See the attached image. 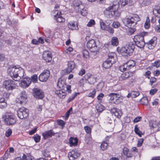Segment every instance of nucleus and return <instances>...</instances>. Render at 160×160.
<instances>
[{
  "instance_id": "obj_36",
  "label": "nucleus",
  "mask_w": 160,
  "mask_h": 160,
  "mask_svg": "<svg viewBox=\"0 0 160 160\" xmlns=\"http://www.w3.org/2000/svg\"><path fill=\"white\" fill-rule=\"evenodd\" d=\"M79 94V92H75L74 94H72V95L68 98L67 101V102L68 103H69L70 102L75 98L78 94Z\"/></svg>"
},
{
  "instance_id": "obj_54",
  "label": "nucleus",
  "mask_w": 160,
  "mask_h": 160,
  "mask_svg": "<svg viewBox=\"0 0 160 160\" xmlns=\"http://www.w3.org/2000/svg\"><path fill=\"white\" fill-rule=\"evenodd\" d=\"M12 132V130L9 128L8 129L6 132L5 136L7 137H9L11 134Z\"/></svg>"
},
{
  "instance_id": "obj_2",
  "label": "nucleus",
  "mask_w": 160,
  "mask_h": 160,
  "mask_svg": "<svg viewBox=\"0 0 160 160\" xmlns=\"http://www.w3.org/2000/svg\"><path fill=\"white\" fill-rule=\"evenodd\" d=\"M133 0H120L119 2L116 1L114 2L112 6L106 8V10L109 11V15L111 17L117 16L116 13L117 12L120 5L124 6L127 4L130 5L132 2Z\"/></svg>"
},
{
  "instance_id": "obj_42",
  "label": "nucleus",
  "mask_w": 160,
  "mask_h": 160,
  "mask_svg": "<svg viewBox=\"0 0 160 160\" xmlns=\"http://www.w3.org/2000/svg\"><path fill=\"white\" fill-rule=\"evenodd\" d=\"M83 57L84 58H87L89 57V53L88 51L86 49L83 50Z\"/></svg>"
},
{
  "instance_id": "obj_21",
  "label": "nucleus",
  "mask_w": 160,
  "mask_h": 160,
  "mask_svg": "<svg viewBox=\"0 0 160 160\" xmlns=\"http://www.w3.org/2000/svg\"><path fill=\"white\" fill-rule=\"evenodd\" d=\"M55 92L57 96L61 98H64L66 95L65 90L61 89L57 90L55 91Z\"/></svg>"
},
{
  "instance_id": "obj_37",
  "label": "nucleus",
  "mask_w": 160,
  "mask_h": 160,
  "mask_svg": "<svg viewBox=\"0 0 160 160\" xmlns=\"http://www.w3.org/2000/svg\"><path fill=\"white\" fill-rule=\"evenodd\" d=\"M140 103L141 104L147 105H148V98L147 97H143L140 100Z\"/></svg>"
},
{
  "instance_id": "obj_23",
  "label": "nucleus",
  "mask_w": 160,
  "mask_h": 160,
  "mask_svg": "<svg viewBox=\"0 0 160 160\" xmlns=\"http://www.w3.org/2000/svg\"><path fill=\"white\" fill-rule=\"evenodd\" d=\"M132 76V74L131 72H126L122 73L119 78V80L122 81L126 80L128 78L131 77Z\"/></svg>"
},
{
  "instance_id": "obj_55",
  "label": "nucleus",
  "mask_w": 160,
  "mask_h": 160,
  "mask_svg": "<svg viewBox=\"0 0 160 160\" xmlns=\"http://www.w3.org/2000/svg\"><path fill=\"white\" fill-rule=\"evenodd\" d=\"M129 29H128V31L129 32V34L130 35L133 34L135 31H136V29L134 27H128Z\"/></svg>"
},
{
  "instance_id": "obj_51",
  "label": "nucleus",
  "mask_w": 160,
  "mask_h": 160,
  "mask_svg": "<svg viewBox=\"0 0 160 160\" xmlns=\"http://www.w3.org/2000/svg\"><path fill=\"white\" fill-rule=\"evenodd\" d=\"M84 129L86 132L89 135H91V129L88 126H85L84 127Z\"/></svg>"
},
{
  "instance_id": "obj_32",
  "label": "nucleus",
  "mask_w": 160,
  "mask_h": 160,
  "mask_svg": "<svg viewBox=\"0 0 160 160\" xmlns=\"http://www.w3.org/2000/svg\"><path fill=\"white\" fill-rule=\"evenodd\" d=\"M134 42V44L135 46L136 45L137 47L140 48H143L145 44L144 40L141 41Z\"/></svg>"
},
{
  "instance_id": "obj_61",
  "label": "nucleus",
  "mask_w": 160,
  "mask_h": 160,
  "mask_svg": "<svg viewBox=\"0 0 160 160\" xmlns=\"http://www.w3.org/2000/svg\"><path fill=\"white\" fill-rule=\"evenodd\" d=\"M143 142V138L140 139L138 142L137 144V146L138 147H140L142 146Z\"/></svg>"
},
{
  "instance_id": "obj_30",
  "label": "nucleus",
  "mask_w": 160,
  "mask_h": 160,
  "mask_svg": "<svg viewBox=\"0 0 160 160\" xmlns=\"http://www.w3.org/2000/svg\"><path fill=\"white\" fill-rule=\"evenodd\" d=\"M114 63V62H112L110 60L107 59L103 62V66L105 68H108L110 67L112 64Z\"/></svg>"
},
{
  "instance_id": "obj_26",
  "label": "nucleus",
  "mask_w": 160,
  "mask_h": 160,
  "mask_svg": "<svg viewBox=\"0 0 160 160\" xmlns=\"http://www.w3.org/2000/svg\"><path fill=\"white\" fill-rule=\"evenodd\" d=\"M100 23L101 29L104 30L107 29L108 27L109 26V23H108L106 21H104L102 19L100 20Z\"/></svg>"
},
{
  "instance_id": "obj_64",
  "label": "nucleus",
  "mask_w": 160,
  "mask_h": 160,
  "mask_svg": "<svg viewBox=\"0 0 160 160\" xmlns=\"http://www.w3.org/2000/svg\"><path fill=\"white\" fill-rule=\"evenodd\" d=\"M37 131V128H35L31 131H29V133L30 135H32L34 134Z\"/></svg>"
},
{
  "instance_id": "obj_48",
  "label": "nucleus",
  "mask_w": 160,
  "mask_h": 160,
  "mask_svg": "<svg viewBox=\"0 0 160 160\" xmlns=\"http://www.w3.org/2000/svg\"><path fill=\"white\" fill-rule=\"evenodd\" d=\"M33 138L34 139L35 142L36 143H37L40 141L41 139V137L40 136L37 134L33 137Z\"/></svg>"
},
{
  "instance_id": "obj_59",
  "label": "nucleus",
  "mask_w": 160,
  "mask_h": 160,
  "mask_svg": "<svg viewBox=\"0 0 160 160\" xmlns=\"http://www.w3.org/2000/svg\"><path fill=\"white\" fill-rule=\"evenodd\" d=\"M154 29L157 32H160V24L156 25L155 26Z\"/></svg>"
},
{
  "instance_id": "obj_40",
  "label": "nucleus",
  "mask_w": 160,
  "mask_h": 160,
  "mask_svg": "<svg viewBox=\"0 0 160 160\" xmlns=\"http://www.w3.org/2000/svg\"><path fill=\"white\" fill-rule=\"evenodd\" d=\"M57 124L61 127L62 129H63L65 127V122L62 120L61 119L58 120L57 121Z\"/></svg>"
},
{
  "instance_id": "obj_57",
  "label": "nucleus",
  "mask_w": 160,
  "mask_h": 160,
  "mask_svg": "<svg viewBox=\"0 0 160 160\" xmlns=\"http://www.w3.org/2000/svg\"><path fill=\"white\" fill-rule=\"evenodd\" d=\"M86 72L85 70L83 68H82L79 71L78 75L80 76H82L83 75L85 74Z\"/></svg>"
},
{
  "instance_id": "obj_41",
  "label": "nucleus",
  "mask_w": 160,
  "mask_h": 160,
  "mask_svg": "<svg viewBox=\"0 0 160 160\" xmlns=\"http://www.w3.org/2000/svg\"><path fill=\"white\" fill-rule=\"evenodd\" d=\"M97 111L99 112H101L104 109V107L101 104L97 105L96 107Z\"/></svg>"
},
{
  "instance_id": "obj_45",
  "label": "nucleus",
  "mask_w": 160,
  "mask_h": 160,
  "mask_svg": "<svg viewBox=\"0 0 160 160\" xmlns=\"http://www.w3.org/2000/svg\"><path fill=\"white\" fill-rule=\"evenodd\" d=\"M108 146V143L107 142H102L101 145V149L104 151L105 150L107 149Z\"/></svg>"
},
{
  "instance_id": "obj_11",
  "label": "nucleus",
  "mask_w": 160,
  "mask_h": 160,
  "mask_svg": "<svg viewBox=\"0 0 160 160\" xmlns=\"http://www.w3.org/2000/svg\"><path fill=\"white\" fill-rule=\"evenodd\" d=\"M80 154L78 149L75 148L69 152L68 158L69 160H75L79 157Z\"/></svg>"
},
{
  "instance_id": "obj_5",
  "label": "nucleus",
  "mask_w": 160,
  "mask_h": 160,
  "mask_svg": "<svg viewBox=\"0 0 160 160\" xmlns=\"http://www.w3.org/2000/svg\"><path fill=\"white\" fill-rule=\"evenodd\" d=\"M74 8L77 12H79L81 15L85 16L87 14L86 9L80 0H75L73 3Z\"/></svg>"
},
{
  "instance_id": "obj_44",
  "label": "nucleus",
  "mask_w": 160,
  "mask_h": 160,
  "mask_svg": "<svg viewBox=\"0 0 160 160\" xmlns=\"http://www.w3.org/2000/svg\"><path fill=\"white\" fill-rule=\"evenodd\" d=\"M96 92V90L95 89H94L92 92L88 93V96L92 98H94L95 96Z\"/></svg>"
},
{
  "instance_id": "obj_16",
  "label": "nucleus",
  "mask_w": 160,
  "mask_h": 160,
  "mask_svg": "<svg viewBox=\"0 0 160 160\" xmlns=\"http://www.w3.org/2000/svg\"><path fill=\"white\" fill-rule=\"evenodd\" d=\"M148 34V33L145 32H142L139 34L135 35L133 38L134 42L141 41L144 40V37Z\"/></svg>"
},
{
  "instance_id": "obj_1",
  "label": "nucleus",
  "mask_w": 160,
  "mask_h": 160,
  "mask_svg": "<svg viewBox=\"0 0 160 160\" xmlns=\"http://www.w3.org/2000/svg\"><path fill=\"white\" fill-rule=\"evenodd\" d=\"M8 74L15 81H18L22 78L20 86L22 88H28L31 83L30 78L27 77L23 78L24 71V69L19 65H11L7 69Z\"/></svg>"
},
{
  "instance_id": "obj_25",
  "label": "nucleus",
  "mask_w": 160,
  "mask_h": 160,
  "mask_svg": "<svg viewBox=\"0 0 160 160\" xmlns=\"http://www.w3.org/2000/svg\"><path fill=\"white\" fill-rule=\"evenodd\" d=\"M108 58L107 59L110 60L112 62L115 63L117 60L116 55L114 52H110L108 54Z\"/></svg>"
},
{
  "instance_id": "obj_8",
  "label": "nucleus",
  "mask_w": 160,
  "mask_h": 160,
  "mask_svg": "<svg viewBox=\"0 0 160 160\" xmlns=\"http://www.w3.org/2000/svg\"><path fill=\"white\" fill-rule=\"evenodd\" d=\"M5 123L9 125L14 124L16 122L14 116L12 113H6L5 115Z\"/></svg>"
},
{
  "instance_id": "obj_34",
  "label": "nucleus",
  "mask_w": 160,
  "mask_h": 160,
  "mask_svg": "<svg viewBox=\"0 0 160 160\" xmlns=\"http://www.w3.org/2000/svg\"><path fill=\"white\" fill-rule=\"evenodd\" d=\"M7 106L6 102L5 101V99L3 98L0 97V108H3Z\"/></svg>"
},
{
  "instance_id": "obj_27",
  "label": "nucleus",
  "mask_w": 160,
  "mask_h": 160,
  "mask_svg": "<svg viewBox=\"0 0 160 160\" xmlns=\"http://www.w3.org/2000/svg\"><path fill=\"white\" fill-rule=\"evenodd\" d=\"M85 77L88 79V81L90 84H94L96 82V78L93 76H90L89 74H86Z\"/></svg>"
},
{
  "instance_id": "obj_9",
  "label": "nucleus",
  "mask_w": 160,
  "mask_h": 160,
  "mask_svg": "<svg viewBox=\"0 0 160 160\" xmlns=\"http://www.w3.org/2000/svg\"><path fill=\"white\" fill-rule=\"evenodd\" d=\"M87 46L91 52H95L99 51L98 48L93 39L89 40L87 43Z\"/></svg>"
},
{
  "instance_id": "obj_43",
  "label": "nucleus",
  "mask_w": 160,
  "mask_h": 160,
  "mask_svg": "<svg viewBox=\"0 0 160 160\" xmlns=\"http://www.w3.org/2000/svg\"><path fill=\"white\" fill-rule=\"evenodd\" d=\"M127 68V67L125 63H124L119 67V70L122 72H123L126 70H128Z\"/></svg>"
},
{
  "instance_id": "obj_46",
  "label": "nucleus",
  "mask_w": 160,
  "mask_h": 160,
  "mask_svg": "<svg viewBox=\"0 0 160 160\" xmlns=\"http://www.w3.org/2000/svg\"><path fill=\"white\" fill-rule=\"evenodd\" d=\"M72 107H71L66 112L65 116V120H67L69 116L70 115L71 112H72Z\"/></svg>"
},
{
  "instance_id": "obj_35",
  "label": "nucleus",
  "mask_w": 160,
  "mask_h": 160,
  "mask_svg": "<svg viewBox=\"0 0 160 160\" xmlns=\"http://www.w3.org/2000/svg\"><path fill=\"white\" fill-rule=\"evenodd\" d=\"M111 43L113 46H117L118 44V38L115 37H113L111 39Z\"/></svg>"
},
{
  "instance_id": "obj_47",
  "label": "nucleus",
  "mask_w": 160,
  "mask_h": 160,
  "mask_svg": "<svg viewBox=\"0 0 160 160\" xmlns=\"http://www.w3.org/2000/svg\"><path fill=\"white\" fill-rule=\"evenodd\" d=\"M153 13L155 16L158 18L160 17V9L155 8L153 10Z\"/></svg>"
},
{
  "instance_id": "obj_7",
  "label": "nucleus",
  "mask_w": 160,
  "mask_h": 160,
  "mask_svg": "<svg viewBox=\"0 0 160 160\" xmlns=\"http://www.w3.org/2000/svg\"><path fill=\"white\" fill-rule=\"evenodd\" d=\"M18 117L21 119H25L29 115L28 110L24 107L20 108L17 111Z\"/></svg>"
},
{
  "instance_id": "obj_29",
  "label": "nucleus",
  "mask_w": 160,
  "mask_h": 160,
  "mask_svg": "<svg viewBox=\"0 0 160 160\" xmlns=\"http://www.w3.org/2000/svg\"><path fill=\"white\" fill-rule=\"evenodd\" d=\"M68 27L69 29L73 30L76 29L78 28L76 23L73 21L70 22L68 23Z\"/></svg>"
},
{
  "instance_id": "obj_10",
  "label": "nucleus",
  "mask_w": 160,
  "mask_h": 160,
  "mask_svg": "<svg viewBox=\"0 0 160 160\" xmlns=\"http://www.w3.org/2000/svg\"><path fill=\"white\" fill-rule=\"evenodd\" d=\"M3 87L8 90H12L15 88V84L13 80L8 79L3 82Z\"/></svg>"
},
{
  "instance_id": "obj_13",
  "label": "nucleus",
  "mask_w": 160,
  "mask_h": 160,
  "mask_svg": "<svg viewBox=\"0 0 160 160\" xmlns=\"http://www.w3.org/2000/svg\"><path fill=\"white\" fill-rule=\"evenodd\" d=\"M33 95L37 99H42L44 97L43 92L40 89L35 88L33 89Z\"/></svg>"
},
{
  "instance_id": "obj_58",
  "label": "nucleus",
  "mask_w": 160,
  "mask_h": 160,
  "mask_svg": "<svg viewBox=\"0 0 160 160\" xmlns=\"http://www.w3.org/2000/svg\"><path fill=\"white\" fill-rule=\"evenodd\" d=\"M120 25V24L118 22H114L112 24V26L115 28H118Z\"/></svg>"
},
{
  "instance_id": "obj_28",
  "label": "nucleus",
  "mask_w": 160,
  "mask_h": 160,
  "mask_svg": "<svg viewBox=\"0 0 160 160\" xmlns=\"http://www.w3.org/2000/svg\"><path fill=\"white\" fill-rule=\"evenodd\" d=\"M128 70L132 68L135 66V61L132 60L128 61L127 62L125 63Z\"/></svg>"
},
{
  "instance_id": "obj_38",
  "label": "nucleus",
  "mask_w": 160,
  "mask_h": 160,
  "mask_svg": "<svg viewBox=\"0 0 160 160\" xmlns=\"http://www.w3.org/2000/svg\"><path fill=\"white\" fill-rule=\"evenodd\" d=\"M134 131L135 133L138 134L140 137H141L143 133L139 129L137 125H135L134 128Z\"/></svg>"
},
{
  "instance_id": "obj_20",
  "label": "nucleus",
  "mask_w": 160,
  "mask_h": 160,
  "mask_svg": "<svg viewBox=\"0 0 160 160\" xmlns=\"http://www.w3.org/2000/svg\"><path fill=\"white\" fill-rule=\"evenodd\" d=\"M111 112L112 115H114L118 118H121L122 115L121 111L116 108H113L112 109Z\"/></svg>"
},
{
  "instance_id": "obj_19",
  "label": "nucleus",
  "mask_w": 160,
  "mask_h": 160,
  "mask_svg": "<svg viewBox=\"0 0 160 160\" xmlns=\"http://www.w3.org/2000/svg\"><path fill=\"white\" fill-rule=\"evenodd\" d=\"M75 64L72 61H68V67L66 69L67 73H69L71 72L75 68Z\"/></svg>"
},
{
  "instance_id": "obj_3",
  "label": "nucleus",
  "mask_w": 160,
  "mask_h": 160,
  "mask_svg": "<svg viewBox=\"0 0 160 160\" xmlns=\"http://www.w3.org/2000/svg\"><path fill=\"white\" fill-rule=\"evenodd\" d=\"M140 20V18L138 15L132 14L125 20V25L128 27H135L137 22Z\"/></svg>"
},
{
  "instance_id": "obj_6",
  "label": "nucleus",
  "mask_w": 160,
  "mask_h": 160,
  "mask_svg": "<svg viewBox=\"0 0 160 160\" xmlns=\"http://www.w3.org/2000/svg\"><path fill=\"white\" fill-rule=\"evenodd\" d=\"M110 99L112 101V102L116 104H118L122 102L123 97L116 93H110L109 95Z\"/></svg>"
},
{
  "instance_id": "obj_4",
  "label": "nucleus",
  "mask_w": 160,
  "mask_h": 160,
  "mask_svg": "<svg viewBox=\"0 0 160 160\" xmlns=\"http://www.w3.org/2000/svg\"><path fill=\"white\" fill-rule=\"evenodd\" d=\"M135 45L133 42H130L128 45H126L121 48L120 52L122 56H131L133 52Z\"/></svg>"
},
{
  "instance_id": "obj_18",
  "label": "nucleus",
  "mask_w": 160,
  "mask_h": 160,
  "mask_svg": "<svg viewBox=\"0 0 160 160\" xmlns=\"http://www.w3.org/2000/svg\"><path fill=\"white\" fill-rule=\"evenodd\" d=\"M55 133L52 129L46 131L42 133V135L44 139H46L48 138H51L55 135Z\"/></svg>"
},
{
  "instance_id": "obj_60",
  "label": "nucleus",
  "mask_w": 160,
  "mask_h": 160,
  "mask_svg": "<svg viewBox=\"0 0 160 160\" xmlns=\"http://www.w3.org/2000/svg\"><path fill=\"white\" fill-rule=\"evenodd\" d=\"M73 50V48L71 47H69L65 50V53L69 54Z\"/></svg>"
},
{
  "instance_id": "obj_22",
  "label": "nucleus",
  "mask_w": 160,
  "mask_h": 160,
  "mask_svg": "<svg viewBox=\"0 0 160 160\" xmlns=\"http://www.w3.org/2000/svg\"><path fill=\"white\" fill-rule=\"evenodd\" d=\"M57 85L60 89L65 90L66 87V82L64 80H62L60 78L58 81Z\"/></svg>"
},
{
  "instance_id": "obj_12",
  "label": "nucleus",
  "mask_w": 160,
  "mask_h": 160,
  "mask_svg": "<svg viewBox=\"0 0 160 160\" xmlns=\"http://www.w3.org/2000/svg\"><path fill=\"white\" fill-rule=\"evenodd\" d=\"M50 76V72L47 69L44 70L41 73L39 77V80L42 82L47 81Z\"/></svg>"
},
{
  "instance_id": "obj_50",
  "label": "nucleus",
  "mask_w": 160,
  "mask_h": 160,
  "mask_svg": "<svg viewBox=\"0 0 160 160\" xmlns=\"http://www.w3.org/2000/svg\"><path fill=\"white\" fill-rule=\"evenodd\" d=\"M10 156V153L8 151H6L3 156L2 158V159L1 160H6Z\"/></svg>"
},
{
  "instance_id": "obj_49",
  "label": "nucleus",
  "mask_w": 160,
  "mask_h": 160,
  "mask_svg": "<svg viewBox=\"0 0 160 160\" xmlns=\"http://www.w3.org/2000/svg\"><path fill=\"white\" fill-rule=\"evenodd\" d=\"M38 79L37 75L36 74H34L31 76L30 80H31V82H32L33 83H36L38 81Z\"/></svg>"
},
{
  "instance_id": "obj_53",
  "label": "nucleus",
  "mask_w": 160,
  "mask_h": 160,
  "mask_svg": "<svg viewBox=\"0 0 160 160\" xmlns=\"http://www.w3.org/2000/svg\"><path fill=\"white\" fill-rule=\"evenodd\" d=\"M131 95H132V98H135L139 95V92L138 91H132L131 92Z\"/></svg>"
},
{
  "instance_id": "obj_33",
  "label": "nucleus",
  "mask_w": 160,
  "mask_h": 160,
  "mask_svg": "<svg viewBox=\"0 0 160 160\" xmlns=\"http://www.w3.org/2000/svg\"><path fill=\"white\" fill-rule=\"evenodd\" d=\"M146 44L148 45V48L149 49H152L154 47L155 43V41L152 39L147 42Z\"/></svg>"
},
{
  "instance_id": "obj_15",
  "label": "nucleus",
  "mask_w": 160,
  "mask_h": 160,
  "mask_svg": "<svg viewBox=\"0 0 160 160\" xmlns=\"http://www.w3.org/2000/svg\"><path fill=\"white\" fill-rule=\"evenodd\" d=\"M27 96L26 92L23 91L21 92L20 94V96L18 98L17 102L20 104H22L23 103L26 102Z\"/></svg>"
},
{
  "instance_id": "obj_14",
  "label": "nucleus",
  "mask_w": 160,
  "mask_h": 160,
  "mask_svg": "<svg viewBox=\"0 0 160 160\" xmlns=\"http://www.w3.org/2000/svg\"><path fill=\"white\" fill-rule=\"evenodd\" d=\"M54 12L56 14L54 16V18L57 22L60 23L65 22V19L62 16L61 12L56 10Z\"/></svg>"
},
{
  "instance_id": "obj_17",
  "label": "nucleus",
  "mask_w": 160,
  "mask_h": 160,
  "mask_svg": "<svg viewBox=\"0 0 160 160\" xmlns=\"http://www.w3.org/2000/svg\"><path fill=\"white\" fill-rule=\"evenodd\" d=\"M42 58L46 62H50L52 60L51 53L47 51H44L42 54Z\"/></svg>"
},
{
  "instance_id": "obj_39",
  "label": "nucleus",
  "mask_w": 160,
  "mask_h": 160,
  "mask_svg": "<svg viewBox=\"0 0 160 160\" xmlns=\"http://www.w3.org/2000/svg\"><path fill=\"white\" fill-rule=\"evenodd\" d=\"M150 26V20L148 17H147L146 20L144 24V27L146 29H148Z\"/></svg>"
},
{
  "instance_id": "obj_52",
  "label": "nucleus",
  "mask_w": 160,
  "mask_h": 160,
  "mask_svg": "<svg viewBox=\"0 0 160 160\" xmlns=\"http://www.w3.org/2000/svg\"><path fill=\"white\" fill-rule=\"evenodd\" d=\"M95 24V22L94 20L91 19L89 20L87 24V26L88 27H92Z\"/></svg>"
},
{
  "instance_id": "obj_24",
  "label": "nucleus",
  "mask_w": 160,
  "mask_h": 160,
  "mask_svg": "<svg viewBox=\"0 0 160 160\" xmlns=\"http://www.w3.org/2000/svg\"><path fill=\"white\" fill-rule=\"evenodd\" d=\"M69 142L71 147L75 146L77 145L78 142V139L77 137H71L69 140Z\"/></svg>"
},
{
  "instance_id": "obj_56",
  "label": "nucleus",
  "mask_w": 160,
  "mask_h": 160,
  "mask_svg": "<svg viewBox=\"0 0 160 160\" xmlns=\"http://www.w3.org/2000/svg\"><path fill=\"white\" fill-rule=\"evenodd\" d=\"M152 65L156 68L159 67L160 65V61L158 60L157 61H155L154 63H152Z\"/></svg>"
},
{
  "instance_id": "obj_31",
  "label": "nucleus",
  "mask_w": 160,
  "mask_h": 160,
  "mask_svg": "<svg viewBox=\"0 0 160 160\" xmlns=\"http://www.w3.org/2000/svg\"><path fill=\"white\" fill-rule=\"evenodd\" d=\"M123 153L124 155L126 156L128 158L132 157V153L129 152L128 149L126 147H124L123 148Z\"/></svg>"
},
{
  "instance_id": "obj_62",
  "label": "nucleus",
  "mask_w": 160,
  "mask_h": 160,
  "mask_svg": "<svg viewBox=\"0 0 160 160\" xmlns=\"http://www.w3.org/2000/svg\"><path fill=\"white\" fill-rule=\"evenodd\" d=\"M154 125H156L157 126L160 125V121L157 123H156V122H153L152 124V125H150L151 129H153L156 127L154 126Z\"/></svg>"
},
{
  "instance_id": "obj_63",
  "label": "nucleus",
  "mask_w": 160,
  "mask_h": 160,
  "mask_svg": "<svg viewBox=\"0 0 160 160\" xmlns=\"http://www.w3.org/2000/svg\"><path fill=\"white\" fill-rule=\"evenodd\" d=\"M158 90L156 88L152 89L150 91V94L151 95H153L158 91Z\"/></svg>"
}]
</instances>
